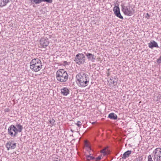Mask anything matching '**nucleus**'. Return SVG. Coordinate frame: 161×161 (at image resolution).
<instances>
[{"label":"nucleus","mask_w":161,"mask_h":161,"mask_svg":"<svg viewBox=\"0 0 161 161\" xmlns=\"http://www.w3.org/2000/svg\"><path fill=\"white\" fill-rule=\"evenodd\" d=\"M76 81L77 85L80 87H85L88 85L89 82V78L84 73H79L76 76Z\"/></svg>","instance_id":"f257e3e1"},{"label":"nucleus","mask_w":161,"mask_h":161,"mask_svg":"<svg viewBox=\"0 0 161 161\" xmlns=\"http://www.w3.org/2000/svg\"><path fill=\"white\" fill-rule=\"evenodd\" d=\"M30 64V69L32 71L35 72L40 71L42 66L41 61L37 58L32 59Z\"/></svg>","instance_id":"f03ea898"},{"label":"nucleus","mask_w":161,"mask_h":161,"mask_svg":"<svg viewBox=\"0 0 161 161\" xmlns=\"http://www.w3.org/2000/svg\"><path fill=\"white\" fill-rule=\"evenodd\" d=\"M69 75L65 70L63 69L58 70L56 73L57 80L61 82H66L68 79Z\"/></svg>","instance_id":"7ed1b4c3"},{"label":"nucleus","mask_w":161,"mask_h":161,"mask_svg":"<svg viewBox=\"0 0 161 161\" xmlns=\"http://www.w3.org/2000/svg\"><path fill=\"white\" fill-rule=\"evenodd\" d=\"M121 6L122 7L121 10L125 15L131 16L133 14L134 10L132 8H130L129 4L128 6H125L122 4Z\"/></svg>","instance_id":"20e7f679"},{"label":"nucleus","mask_w":161,"mask_h":161,"mask_svg":"<svg viewBox=\"0 0 161 161\" xmlns=\"http://www.w3.org/2000/svg\"><path fill=\"white\" fill-rule=\"evenodd\" d=\"M85 60L86 58L84 55L83 53H79L76 55L74 61L76 64L80 65L84 64Z\"/></svg>","instance_id":"39448f33"},{"label":"nucleus","mask_w":161,"mask_h":161,"mask_svg":"<svg viewBox=\"0 0 161 161\" xmlns=\"http://www.w3.org/2000/svg\"><path fill=\"white\" fill-rule=\"evenodd\" d=\"M8 134L11 137L16 136L18 134L17 128L15 125H12L9 126L8 129Z\"/></svg>","instance_id":"423d86ee"},{"label":"nucleus","mask_w":161,"mask_h":161,"mask_svg":"<svg viewBox=\"0 0 161 161\" xmlns=\"http://www.w3.org/2000/svg\"><path fill=\"white\" fill-rule=\"evenodd\" d=\"M154 153V160L156 161H161V148H156L153 152Z\"/></svg>","instance_id":"0eeeda50"},{"label":"nucleus","mask_w":161,"mask_h":161,"mask_svg":"<svg viewBox=\"0 0 161 161\" xmlns=\"http://www.w3.org/2000/svg\"><path fill=\"white\" fill-rule=\"evenodd\" d=\"M6 146L8 150L14 149L16 147V143L14 141L10 140L8 142Z\"/></svg>","instance_id":"6e6552de"},{"label":"nucleus","mask_w":161,"mask_h":161,"mask_svg":"<svg viewBox=\"0 0 161 161\" xmlns=\"http://www.w3.org/2000/svg\"><path fill=\"white\" fill-rule=\"evenodd\" d=\"M113 11L115 15L120 19H123V17L121 15L120 11L119 8L118 6H115L113 8Z\"/></svg>","instance_id":"1a4fd4ad"},{"label":"nucleus","mask_w":161,"mask_h":161,"mask_svg":"<svg viewBox=\"0 0 161 161\" xmlns=\"http://www.w3.org/2000/svg\"><path fill=\"white\" fill-rule=\"evenodd\" d=\"M40 42L41 48H46L49 43L48 39H45L44 38H42L40 41Z\"/></svg>","instance_id":"9d476101"},{"label":"nucleus","mask_w":161,"mask_h":161,"mask_svg":"<svg viewBox=\"0 0 161 161\" xmlns=\"http://www.w3.org/2000/svg\"><path fill=\"white\" fill-rule=\"evenodd\" d=\"M86 55L87 57V58H88L89 60L91 61L92 62L94 61L96 59V56H95L94 54L88 53H86Z\"/></svg>","instance_id":"9b49d317"},{"label":"nucleus","mask_w":161,"mask_h":161,"mask_svg":"<svg viewBox=\"0 0 161 161\" xmlns=\"http://www.w3.org/2000/svg\"><path fill=\"white\" fill-rule=\"evenodd\" d=\"M61 94L64 96H67L69 92V90L67 87H65L61 89Z\"/></svg>","instance_id":"f8f14e48"},{"label":"nucleus","mask_w":161,"mask_h":161,"mask_svg":"<svg viewBox=\"0 0 161 161\" xmlns=\"http://www.w3.org/2000/svg\"><path fill=\"white\" fill-rule=\"evenodd\" d=\"M110 86H116L117 84V82L118 81L117 79H116L115 78H114L113 77H111L110 78Z\"/></svg>","instance_id":"ddd939ff"},{"label":"nucleus","mask_w":161,"mask_h":161,"mask_svg":"<svg viewBox=\"0 0 161 161\" xmlns=\"http://www.w3.org/2000/svg\"><path fill=\"white\" fill-rule=\"evenodd\" d=\"M148 45L149 47L152 49L154 47H158L157 43L154 41H151L148 44Z\"/></svg>","instance_id":"4468645a"},{"label":"nucleus","mask_w":161,"mask_h":161,"mask_svg":"<svg viewBox=\"0 0 161 161\" xmlns=\"http://www.w3.org/2000/svg\"><path fill=\"white\" fill-rule=\"evenodd\" d=\"M9 0H0V7L2 8L9 2Z\"/></svg>","instance_id":"2eb2a0df"},{"label":"nucleus","mask_w":161,"mask_h":161,"mask_svg":"<svg viewBox=\"0 0 161 161\" xmlns=\"http://www.w3.org/2000/svg\"><path fill=\"white\" fill-rule=\"evenodd\" d=\"M131 153V150H128L124 153L123 154V156L122 158L125 159L126 158L128 157L130 154Z\"/></svg>","instance_id":"dca6fc26"},{"label":"nucleus","mask_w":161,"mask_h":161,"mask_svg":"<svg viewBox=\"0 0 161 161\" xmlns=\"http://www.w3.org/2000/svg\"><path fill=\"white\" fill-rule=\"evenodd\" d=\"M108 117L111 119L115 120L117 119V115L113 113L109 114Z\"/></svg>","instance_id":"f3484780"},{"label":"nucleus","mask_w":161,"mask_h":161,"mask_svg":"<svg viewBox=\"0 0 161 161\" xmlns=\"http://www.w3.org/2000/svg\"><path fill=\"white\" fill-rule=\"evenodd\" d=\"M17 128V131L18 132H20L22 131L23 129V126L20 124H16L15 125Z\"/></svg>","instance_id":"a211bd4d"},{"label":"nucleus","mask_w":161,"mask_h":161,"mask_svg":"<svg viewBox=\"0 0 161 161\" xmlns=\"http://www.w3.org/2000/svg\"><path fill=\"white\" fill-rule=\"evenodd\" d=\"M31 3L32 4H38L42 2V0H30Z\"/></svg>","instance_id":"6ab92c4d"},{"label":"nucleus","mask_w":161,"mask_h":161,"mask_svg":"<svg viewBox=\"0 0 161 161\" xmlns=\"http://www.w3.org/2000/svg\"><path fill=\"white\" fill-rule=\"evenodd\" d=\"M87 160V161H90L91 160H93L95 159V158L92 156H91L90 154L89 155L86 156Z\"/></svg>","instance_id":"aec40b11"},{"label":"nucleus","mask_w":161,"mask_h":161,"mask_svg":"<svg viewBox=\"0 0 161 161\" xmlns=\"http://www.w3.org/2000/svg\"><path fill=\"white\" fill-rule=\"evenodd\" d=\"M133 161H143V158L142 157H138L135 159Z\"/></svg>","instance_id":"412c9836"},{"label":"nucleus","mask_w":161,"mask_h":161,"mask_svg":"<svg viewBox=\"0 0 161 161\" xmlns=\"http://www.w3.org/2000/svg\"><path fill=\"white\" fill-rule=\"evenodd\" d=\"M49 121L51 124L53 125L55 122V120L53 119H51L49 120Z\"/></svg>","instance_id":"4be33fe9"},{"label":"nucleus","mask_w":161,"mask_h":161,"mask_svg":"<svg viewBox=\"0 0 161 161\" xmlns=\"http://www.w3.org/2000/svg\"><path fill=\"white\" fill-rule=\"evenodd\" d=\"M75 124L78 127H80L82 124L81 122L80 121H78L77 123H75Z\"/></svg>","instance_id":"5701e85b"},{"label":"nucleus","mask_w":161,"mask_h":161,"mask_svg":"<svg viewBox=\"0 0 161 161\" xmlns=\"http://www.w3.org/2000/svg\"><path fill=\"white\" fill-rule=\"evenodd\" d=\"M156 62L158 64H161V55L159 58L157 60Z\"/></svg>","instance_id":"b1692460"},{"label":"nucleus","mask_w":161,"mask_h":161,"mask_svg":"<svg viewBox=\"0 0 161 161\" xmlns=\"http://www.w3.org/2000/svg\"><path fill=\"white\" fill-rule=\"evenodd\" d=\"M85 146L87 147L90 150H91V147L90 146L89 144L87 142H85Z\"/></svg>","instance_id":"393cba45"},{"label":"nucleus","mask_w":161,"mask_h":161,"mask_svg":"<svg viewBox=\"0 0 161 161\" xmlns=\"http://www.w3.org/2000/svg\"><path fill=\"white\" fill-rule=\"evenodd\" d=\"M42 2H45L48 3H52L53 2V0H42Z\"/></svg>","instance_id":"a878e982"},{"label":"nucleus","mask_w":161,"mask_h":161,"mask_svg":"<svg viewBox=\"0 0 161 161\" xmlns=\"http://www.w3.org/2000/svg\"><path fill=\"white\" fill-rule=\"evenodd\" d=\"M101 158V156H99L97 157L96 158H95V159L94 160L95 161H98L100 160Z\"/></svg>","instance_id":"bb28decb"},{"label":"nucleus","mask_w":161,"mask_h":161,"mask_svg":"<svg viewBox=\"0 0 161 161\" xmlns=\"http://www.w3.org/2000/svg\"><path fill=\"white\" fill-rule=\"evenodd\" d=\"M148 161H153L152 159V158L151 155H150L148 156Z\"/></svg>","instance_id":"cd10ccee"},{"label":"nucleus","mask_w":161,"mask_h":161,"mask_svg":"<svg viewBox=\"0 0 161 161\" xmlns=\"http://www.w3.org/2000/svg\"><path fill=\"white\" fill-rule=\"evenodd\" d=\"M145 17L146 18L148 19L150 17V15L148 13H147L146 14Z\"/></svg>","instance_id":"c85d7f7f"},{"label":"nucleus","mask_w":161,"mask_h":161,"mask_svg":"<svg viewBox=\"0 0 161 161\" xmlns=\"http://www.w3.org/2000/svg\"><path fill=\"white\" fill-rule=\"evenodd\" d=\"M101 152L103 153H104V154H106V153L105 150V149H102L101 150Z\"/></svg>","instance_id":"c756f323"},{"label":"nucleus","mask_w":161,"mask_h":161,"mask_svg":"<svg viewBox=\"0 0 161 161\" xmlns=\"http://www.w3.org/2000/svg\"><path fill=\"white\" fill-rule=\"evenodd\" d=\"M71 131H72V132H73V130H71Z\"/></svg>","instance_id":"7c9ffc66"},{"label":"nucleus","mask_w":161,"mask_h":161,"mask_svg":"<svg viewBox=\"0 0 161 161\" xmlns=\"http://www.w3.org/2000/svg\"><path fill=\"white\" fill-rule=\"evenodd\" d=\"M7 111V110H6V112Z\"/></svg>","instance_id":"2f4dec72"},{"label":"nucleus","mask_w":161,"mask_h":161,"mask_svg":"<svg viewBox=\"0 0 161 161\" xmlns=\"http://www.w3.org/2000/svg\"><path fill=\"white\" fill-rule=\"evenodd\" d=\"M7 111V110H6V112Z\"/></svg>","instance_id":"473e14b6"}]
</instances>
